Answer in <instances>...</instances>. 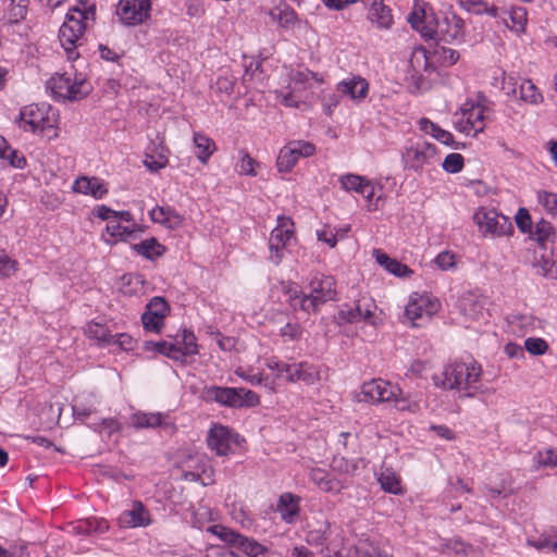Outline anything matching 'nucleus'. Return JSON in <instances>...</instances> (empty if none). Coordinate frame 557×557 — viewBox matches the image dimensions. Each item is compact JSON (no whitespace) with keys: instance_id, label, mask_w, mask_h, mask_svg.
Returning a JSON list of instances; mask_svg holds the SVG:
<instances>
[{"instance_id":"nucleus-1","label":"nucleus","mask_w":557,"mask_h":557,"mask_svg":"<svg viewBox=\"0 0 557 557\" xmlns=\"http://www.w3.org/2000/svg\"><path fill=\"white\" fill-rule=\"evenodd\" d=\"M282 290L293 309L311 313L335 299L336 284L333 276L315 275L307 286V292L300 290L295 283H283Z\"/></svg>"},{"instance_id":"nucleus-2","label":"nucleus","mask_w":557,"mask_h":557,"mask_svg":"<svg viewBox=\"0 0 557 557\" xmlns=\"http://www.w3.org/2000/svg\"><path fill=\"white\" fill-rule=\"evenodd\" d=\"M95 18L94 4L82 2L69 10L59 30V40L69 60H76L79 57L77 49L83 44L86 29L94 24Z\"/></svg>"},{"instance_id":"nucleus-3","label":"nucleus","mask_w":557,"mask_h":557,"mask_svg":"<svg viewBox=\"0 0 557 557\" xmlns=\"http://www.w3.org/2000/svg\"><path fill=\"white\" fill-rule=\"evenodd\" d=\"M47 89L58 100H79L92 90L86 75L78 73L73 66L64 73H57L47 82Z\"/></svg>"},{"instance_id":"nucleus-4","label":"nucleus","mask_w":557,"mask_h":557,"mask_svg":"<svg viewBox=\"0 0 557 557\" xmlns=\"http://www.w3.org/2000/svg\"><path fill=\"white\" fill-rule=\"evenodd\" d=\"M57 123L58 112L48 103L25 106L18 114L20 127L32 133H52L48 134L49 139L58 137V133L54 129Z\"/></svg>"},{"instance_id":"nucleus-5","label":"nucleus","mask_w":557,"mask_h":557,"mask_svg":"<svg viewBox=\"0 0 557 557\" xmlns=\"http://www.w3.org/2000/svg\"><path fill=\"white\" fill-rule=\"evenodd\" d=\"M207 532L219 539L226 546L245 554L247 557H258L268 554V548L253 539L244 536L238 532L222 524H212L207 528Z\"/></svg>"},{"instance_id":"nucleus-6","label":"nucleus","mask_w":557,"mask_h":557,"mask_svg":"<svg viewBox=\"0 0 557 557\" xmlns=\"http://www.w3.org/2000/svg\"><path fill=\"white\" fill-rule=\"evenodd\" d=\"M488 109L473 101H466L460 109L454 113L455 128L466 135L475 137L485 128Z\"/></svg>"},{"instance_id":"nucleus-7","label":"nucleus","mask_w":557,"mask_h":557,"mask_svg":"<svg viewBox=\"0 0 557 557\" xmlns=\"http://www.w3.org/2000/svg\"><path fill=\"white\" fill-rule=\"evenodd\" d=\"M203 395L208 400L233 408L253 407L260 400L255 392L243 387L209 386L205 388Z\"/></svg>"},{"instance_id":"nucleus-8","label":"nucleus","mask_w":557,"mask_h":557,"mask_svg":"<svg viewBox=\"0 0 557 557\" xmlns=\"http://www.w3.org/2000/svg\"><path fill=\"white\" fill-rule=\"evenodd\" d=\"M481 374V367L476 362H454L447 366L443 372V386L460 391L473 388Z\"/></svg>"},{"instance_id":"nucleus-9","label":"nucleus","mask_w":557,"mask_h":557,"mask_svg":"<svg viewBox=\"0 0 557 557\" xmlns=\"http://www.w3.org/2000/svg\"><path fill=\"white\" fill-rule=\"evenodd\" d=\"M473 221L484 236H508L513 233L511 221L493 209L480 208L473 215Z\"/></svg>"},{"instance_id":"nucleus-10","label":"nucleus","mask_w":557,"mask_h":557,"mask_svg":"<svg viewBox=\"0 0 557 557\" xmlns=\"http://www.w3.org/2000/svg\"><path fill=\"white\" fill-rule=\"evenodd\" d=\"M294 222L290 218L278 216L277 225L272 230L269 239L270 260L280 264L285 256L289 243L294 239Z\"/></svg>"},{"instance_id":"nucleus-11","label":"nucleus","mask_w":557,"mask_h":557,"mask_svg":"<svg viewBox=\"0 0 557 557\" xmlns=\"http://www.w3.org/2000/svg\"><path fill=\"white\" fill-rule=\"evenodd\" d=\"M440 309V302L428 295L413 294L405 309L406 318L413 326H421Z\"/></svg>"},{"instance_id":"nucleus-12","label":"nucleus","mask_w":557,"mask_h":557,"mask_svg":"<svg viewBox=\"0 0 557 557\" xmlns=\"http://www.w3.org/2000/svg\"><path fill=\"white\" fill-rule=\"evenodd\" d=\"M182 346L177 343H170L166 341L150 343L153 348L173 360L184 362L185 358L198 354V346L196 336L193 332L184 330L181 333Z\"/></svg>"},{"instance_id":"nucleus-13","label":"nucleus","mask_w":557,"mask_h":557,"mask_svg":"<svg viewBox=\"0 0 557 557\" xmlns=\"http://www.w3.org/2000/svg\"><path fill=\"white\" fill-rule=\"evenodd\" d=\"M315 152V146L306 140H290L278 152L276 165L280 172H289L300 158H309Z\"/></svg>"},{"instance_id":"nucleus-14","label":"nucleus","mask_w":557,"mask_h":557,"mask_svg":"<svg viewBox=\"0 0 557 557\" xmlns=\"http://www.w3.org/2000/svg\"><path fill=\"white\" fill-rule=\"evenodd\" d=\"M399 393L398 385L383 379H373L362 384L359 400L371 404L392 403Z\"/></svg>"},{"instance_id":"nucleus-15","label":"nucleus","mask_w":557,"mask_h":557,"mask_svg":"<svg viewBox=\"0 0 557 557\" xmlns=\"http://www.w3.org/2000/svg\"><path fill=\"white\" fill-rule=\"evenodd\" d=\"M375 311L376 305L374 301L370 298L363 297L358 299L354 307L344 306L338 315L341 320L348 323L364 321L372 326H377L381 323V319Z\"/></svg>"},{"instance_id":"nucleus-16","label":"nucleus","mask_w":557,"mask_h":557,"mask_svg":"<svg viewBox=\"0 0 557 557\" xmlns=\"http://www.w3.org/2000/svg\"><path fill=\"white\" fill-rule=\"evenodd\" d=\"M151 11L150 0H120L116 14L124 25L135 26L145 23Z\"/></svg>"},{"instance_id":"nucleus-17","label":"nucleus","mask_w":557,"mask_h":557,"mask_svg":"<svg viewBox=\"0 0 557 557\" xmlns=\"http://www.w3.org/2000/svg\"><path fill=\"white\" fill-rule=\"evenodd\" d=\"M436 159V147L426 141H418L407 147L403 153L405 165L419 171L424 165L431 164Z\"/></svg>"},{"instance_id":"nucleus-18","label":"nucleus","mask_w":557,"mask_h":557,"mask_svg":"<svg viewBox=\"0 0 557 557\" xmlns=\"http://www.w3.org/2000/svg\"><path fill=\"white\" fill-rule=\"evenodd\" d=\"M169 310V305L163 298L153 297L146 306V311L141 315L144 329L160 333Z\"/></svg>"},{"instance_id":"nucleus-19","label":"nucleus","mask_w":557,"mask_h":557,"mask_svg":"<svg viewBox=\"0 0 557 557\" xmlns=\"http://www.w3.org/2000/svg\"><path fill=\"white\" fill-rule=\"evenodd\" d=\"M436 37L447 42H460L465 36V22L455 13L445 14L442 22L436 21Z\"/></svg>"},{"instance_id":"nucleus-20","label":"nucleus","mask_w":557,"mask_h":557,"mask_svg":"<svg viewBox=\"0 0 557 557\" xmlns=\"http://www.w3.org/2000/svg\"><path fill=\"white\" fill-rule=\"evenodd\" d=\"M410 25L428 39H435L436 20L428 12L425 3H416L413 11L408 16Z\"/></svg>"},{"instance_id":"nucleus-21","label":"nucleus","mask_w":557,"mask_h":557,"mask_svg":"<svg viewBox=\"0 0 557 557\" xmlns=\"http://www.w3.org/2000/svg\"><path fill=\"white\" fill-rule=\"evenodd\" d=\"M117 522L122 528H146L152 523V518L144 504L136 500L119 516Z\"/></svg>"},{"instance_id":"nucleus-22","label":"nucleus","mask_w":557,"mask_h":557,"mask_svg":"<svg viewBox=\"0 0 557 557\" xmlns=\"http://www.w3.org/2000/svg\"><path fill=\"white\" fill-rule=\"evenodd\" d=\"M208 446L219 456H226L231 451L233 443H237L236 436L223 425H213L207 437Z\"/></svg>"},{"instance_id":"nucleus-23","label":"nucleus","mask_w":557,"mask_h":557,"mask_svg":"<svg viewBox=\"0 0 557 557\" xmlns=\"http://www.w3.org/2000/svg\"><path fill=\"white\" fill-rule=\"evenodd\" d=\"M286 381L289 383L302 382L306 385H313L320 381V371L313 364L306 361L290 363Z\"/></svg>"},{"instance_id":"nucleus-24","label":"nucleus","mask_w":557,"mask_h":557,"mask_svg":"<svg viewBox=\"0 0 557 557\" xmlns=\"http://www.w3.org/2000/svg\"><path fill=\"white\" fill-rule=\"evenodd\" d=\"M362 2L369 8L368 18L372 24L382 29L391 27L393 15L383 0H362Z\"/></svg>"},{"instance_id":"nucleus-25","label":"nucleus","mask_w":557,"mask_h":557,"mask_svg":"<svg viewBox=\"0 0 557 557\" xmlns=\"http://www.w3.org/2000/svg\"><path fill=\"white\" fill-rule=\"evenodd\" d=\"M72 534H102L109 530V522L103 518H88L72 522L66 528Z\"/></svg>"},{"instance_id":"nucleus-26","label":"nucleus","mask_w":557,"mask_h":557,"mask_svg":"<svg viewBox=\"0 0 557 557\" xmlns=\"http://www.w3.org/2000/svg\"><path fill=\"white\" fill-rule=\"evenodd\" d=\"M73 189L76 193L89 195L95 199H101L108 193V188L102 180L88 176L78 177L73 184Z\"/></svg>"},{"instance_id":"nucleus-27","label":"nucleus","mask_w":557,"mask_h":557,"mask_svg":"<svg viewBox=\"0 0 557 557\" xmlns=\"http://www.w3.org/2000/svg\"><path fill=\"white\" fill-rule=\"evenodd\" d=\"M310 479L323 492L339 493L346 486L342 480L333 478L321 468L311 469Z\"/></svg>"},{"instance_id":"nucleus-28","label":"nucleus","mask_w":557,"mask_h":557,"mask_svg":"<svg viewBox=\"0 0 557 557\" xmlns=\"http://www.w3.org/2000/svg\"><path fill=\"white\" fill-rule=\"evenodd\" d=\"M337 90L344 95H348L352 100H362L369 91V84L362 77H351L344 79L337 84Z\"/></svg>"},{"instance_id":"nucleus-29","label":"nucleus","mask_w":557,"mask_h":557,"mask_svg":"<svg viewBox=\"0 0 557 557\" xmlns=\"http://www.w3.org/2000/svg\"><path fill=\"white\" fill-rule=\"evenodd\" d=\"M106 231L108 237L103 235L104 242L109 245H113L120 240L125 242L129 239L136 231V224L122 225L121 222H119V219L115 218L110 220V223L107 224Z\"/></svg>"},{"instance_id":"nucleus-30","label":"nucleus","mask_w":557,"mask_h":557,"mask_svg":"<svg viewBox=\"0 0 557 557\" xmlns=\"http://www.w3.org/2000/svg\"><path fill=\"white\" fill-rule=\"evenodd\" d=\"M460 308L465 317L474 321L483 319L486 313L485 299L472 294L462 297Z\"/></svg>"},{"instance_id":"nucleus-31","label":"nucleus","mask_w":557,"mask_h":557,"mask_svg":"<svg viewBox=\"0 0 557 557\" xmlns=\"http://www.w3.org/2000/svg\"><path fill=\"white\" fill-rule=\"evenodd\" d=\"M276 510L285 522H294L299 512L298 497L290 493L282 494L278 498Z\"/></svg>"},{"instance_id":"nucleus-32","label":"nucleus","mask_w":557,"mask_h":557,"mask_svg":"<svg viewBox=\"0 0 557 557\" xmlns=\"http://www.w3.org/2000/svg\"><path fill=\"white\" fill-rule=\"evenodd\" d=\"M150 218L153 222L165 225L168 228L175 230L182 224V216L174 210L157 206L150 211Z\"/></svg>"},{"instance_id":"nucleus-33","label":"nucleus","mask_w":557,"mask_h":557,"mask_svg":"<svg viewBox=\"0 0 557 557\" xmlns=\"http://www.w3.org/2000/svg\"><path fill=\"white\" fill-rule=\"evenodd\" d=\"M392 403L398 411L416 414L421 411L423 400L421 395L416 394L412 396L411 394H405L400 388L399 395H397Z\"/></svg>"},{"instance_id":"nucleus-34","label":"nucleus","mask_w":557,"mask_h":557,"mask_svg":"<svg viewBox=\"0 0 557 557\" xmlns=\"http://www.w3.org/2000/svg\"><path fill=\"white\" fill-rule=\"evenodd\" d=\"M500 16L497 18H502L507 27L513 29L519 33L524 29L527 24V11L522 7H512L509 12L505 10H500Z\"/></svg>"},{"instance_id":"nucleus-35","label":"nucleus","mask_w":557,"mask_h":557,"mask_svg":"<svg viewBox=\"0 0 557 557\" xmlns=\"http://www.w3.org/2000/svg\"><path fill=\"white\" fill-rule=\"evenodd\" d=\"M373 256L380 265L396 276L404 277L412 273V271L407 265L398 262L396 259H392L380 249H374Z\"/></svg>"},{"instance_id":"nucleus-36","label":"nucleus","mask_w":557,"mask_h":557,"mask_svg":"<svg viewBox=\"0 0 557 557\" xmlns=\"http://www.w3.org/2000/svg\"><path fill=\"white\" fill-rule=\"evenodd\" d=\"M194 146L195 153L202 164L208 162L209 158L216 149L214 141L201 133L194 134Z\"/></svg>"},{"instance_id":"nucleus-37","label":"nucleus","mask_w":557,"mask_h":557,"mask_svg":"<svg viewBox=\"0 0 557 557\" xmlns=\"http://www.w3.org/2000/svg\"><path fill=\"white\" fill-rule=\"evenodd\" d=\"M85 334L100 346H110L113 343V335L108 327L97 322H89L85 327Z\"/></svg>"},{"instance_id":"nucleus-38","label":"nucleus","mask_w":557,"mask_h":557,"mask_svg":"<svg viewBox=\"0 0 557 557\" xmlns=\"http://www.w3.org/2000/svg\"><path fill=\"white\" fill-rule=\"evenodd\" d=\"M460 7L474 14H487L494 18L500 16L499 9L485 0H458Z\"/></svg>"},{"instance_id":"nucleus-39","label":"nucleus","mask_w":557,"mask_h":557,"mask_svg":"<svg viewBox=\"0 0 557 557\" xmlns=\"http://www.w3.org/2000/svg\"><path fill=\"white\" fill-rule=\"evenodd\" d=\"M0 159L8 161L16 169H23L26 165L24 156L13 149L2 136H0Z\"/></svg>"},{"instance_id":"nucleus-40","label":"nucleus","mask_w":557,"mask_h":557,"mask_svg":"<svg viewBox=\"0 0 557 557\" xmlns=\"http://www.w3.org/2000/svg\"><path fill=\"white\" fill-rule=\"evenodd\" d=\"M164 416L160 412H135L132 416V424L136 429L157 428L163 423Z\"/></svg>"},{"instance_id":"nucleus-41","label":"nucleus","mask_w":557,"mask_h":557,"mask_svg":"<svg viewBox=\"0 0 557 557\" xmlns=\"http://www.w3.org/2000/svg\"><path fill=\"white\" fill-rule=\"evenodd\" d=\"M99 404L94 395H89L86 401L76 399L72 406L75 419L85 421L90 414L96 412V406Z\"/></svg>"},{"instance_id":"nucleus-42","label":"nucleus","mask_w":557,"mask_h":557,"mask_svg":"<svg viewBox=\"0 0 557 557\" xmlns=\"http://www.w3.org/2000/svg\"><path fill=\"white\" fill-rule=\"evenodd\" d=\"M379 482L382 488L392 494H403V486L400 482V478L392 470L385 469L381 472L379 476Z\"/></svg>"},{"instance_id":"nucleus-43","label":"nucleus","mask_w":557,"mask_h":557,"mask_svg":"<svg viewBox=\"0 0 557 557\" xmlns=\"http://www.w3.org/2000/svg\"><path fill=\"white\" fill-rule=\"evenodd\" d=\"M519 94L520 99L530 104H539L543 101V96L530 79H524L520 84Z\"/></svg>"},{"instance_id":"nucleus-44","label":"nucleus","mask_w":557,"mask_h":557,"mask_svg":"<svg viewBox=\"0 0 557 557\" xmlns=\"http://www.w3.org/2000/svg\"><path fill=\"white\" fill-rule=\"evenodd\" d=\"M532 461H533L532 468L534 470H539L541 468L557 467V450L545 449V450L537 451L533 456Z\"/></svg>"},{"instance_id":"nucleus-45","label":"nucleus","mask_w":557,"mask_h":557,"mask_svg":"<svg viewBox=\"0 0 557 557\" xmlns=\"http://www.w3.org/2000/svg\"><path fill=\"white\" fill-rule=\"evenodd\" d=\"M134 249L141 256L152 259L162 255L164 248L158 243L157 239L150 238L134 245Z\"/></svg>"},{"instance_id":"nucleus-46","label":"nucleus","mask_w":557,"mask_h":557,"mask_svg":"<svg viewBox=\"0 0 557 557\" xmlns=\"http://www.w3.org/2000/svg\"><path fill=\"white\" fill-rule=\"evenodd\" d=\"M537 202L553 218H557V194L547 190H539L536 194Z\"/></svg>"},{"instance_id":"nucleus-47","label":"nucleus","mask_w":557,"mask_h":557,"mask_svg":"<svg viewBox=\"0 0 557 557\" xmlns=\"http://www.w3.org/2000/svg\"><path fill=\"white\" fill-rule=\"evenodd\" d=\"M360 195L366 199L367 208L369 211H374L379 209L381 197H375L376 186L371 181H367L363 188L361 189Z\"/></svg>"},{"instance_id":"nucleus-48","label":"nucleus","mask_w":557,"mask_h":557,"mask_svg":"<svg viewBox=\"0 0 557 557\" xmlns=\"http://www.w3.org/2000/svg\"><path fill=\"white\" fill-rule=\"evenodd\" d=\"M315 79L319 83H322V78H319L318 75L310 71H297L292 75V84L293 89L298 90L301 88H307L310 85V81Z\"/></svg>"},{"instance_id":"nucleus-49","label":"nucleus","mask_w":557,"mask_h":557,"mask_svg":"<svg viewBox=\"0 0 557 557\" xmlns=\"http://www.w3.org/2000/svg\"><path fill=\"white\" fill-rule=\"evenodd\" d=\"M367 181V178L356 174H347L339 178V183L343 189L347 191H356L358 194L361 193V189L363 188Z\"/></svg>"},{"instance_id":"nucleus-50","label":"nucleus","mask_w":557,"mask_h":557,"mask_svg":"<svg viewBox=\"0 0 557 557\" xmlns=\"http://www.w3.org/2000/svg\"><path fill=\"white\" fill-rule=\"evenodd\" d=\"M554 235L553 225L545 220H541L536 226L535 232L533 233V238L541 244L547 242Z\"/></svg>"},{"instance_id":"nucleus-51","label":"nucleus","mask_w":557,"mask_h":557,"mask_svg":"<svg viewBox=\"0 0 557 557\" xmlns=\"http://www.w3.org/2000/svg\"><path fill=\"white\" fill-rule=\"evenodd\" d=\"M524 348L531 355L540 356L544 355L547 351L548 345L546 341H544L543 338L529 337L524 341Z\"/></svg>"},{"instance_id":"nucleus-52","label":"nucleus","mask_w":557,"mask_h":557,"mask_svg":"<svg viewBox=\"0 0 557 557\" xmlns=\"http://www.w3.org/2000/svg\"><path fill=\"white\" fill-rule=\"evenodd\" d=\"M463 168V157L460 153H449L443 162V169L448 173H458Z\"/></svg>"},{"instance_id":"nucleus-53","label":"nucleus","mask_w":557,"mask_h":557,"mask_svg":"<svg viewBox=\"0 0 557 557\" xmlns=\"http://www.w3.org/2000/svg\"><path fill=\"white\" fill-rule=\"evenodd\" d=\"M434 263L442 271L453 270L456 268V255L447 250L442 251L435 257Z\"/></svg>"},{"instance_id":"nucleus-54","label":"nucleus","mask_w":557,"mask_h":557,"mask_svg":"<svg viewBox=\"0 0 557 557\" xmlns=\"http://www.w3.org/2000/svg\"><path fill=\"white\" fill-rule=\"evenodd\" d=\"M258 163L247 152H243L240 161L238 163V172L243 175L256 176V166Z\"/></svg>"},{"instance_id":"nucleus-55","label":"nucleus","mask_w":557,"mask_h":557,"mask_svg":"<svg viewBox=\"0 0 557 557\" xmlns=\"http://www.w3.org/2000/svg\"><path fill=\"white\" fill-rule=\"evenodd\" d=\"M537 273L550 278L557 277V262L542 258L537 263Z\"/></svg>"},{"instance_id":"nucleus-56","label":"nucleus","mask_w":557,"mask_h":557,"mask_svg":"<svg viewBox=\"0 0 557 557\" xmlns=\"http://www.w3.org/2000/svg\"><path fill=\"white\" fill-rule=\"evenodd\" d=\"M529 543L536 547L540 553L557 555V540L541 537L537 541H529Z\"/></svg>"},{"instance_id":"nucleus-57","label":"nucleus","mask_w":557,"mask_h":557,"mask_svg":"<svg viewBox=\"0 0 557 557\" xmlns=\"http://www.w3.org/2000/svg\"><path fill=\"white\" fill-rule=\"evenodd\" d=\"M265 366L269 370L276 373V377H285L288 375L290 363L283 362L276 358H270L267 360Z\"/></svg>"},{"instance_id":"nucleus-58","label":"nucleus","mask_w":557,"mask_h":557,"mask_svg":"<svg viewBox=\"0 0 557 557\" xmlns=\"http://www.w3.org/2000/svg\"><path fill=\"white\" fill-rule=\"evenodd\" d=\"M235 374L251 385H260L264 380L261 373H253L251 369H246L243 367H238L235 370Z\"/></svg>"},{"instance_id":"nucleus-59","label":"nucleus","mask_w":557,"mask_h":557,"mask_svg":"<svg viewBox=\"0 0 557 557\" xmlns=\"http://www.w3.org/2000/svg\"><path fill=\"white\" fill-rule=\"evenodd\" d=\"M515 219H516L518 228L522 233H528L531 231V225H532L531 215L525 208H520L518 210Z\"/></svg>"},{"instance_id":"nucleus-60","label":"nucleus","mask_w":557,"mask_h":557,"mask_svg":"<svg viewBox=\"0 0 557 557\" xmlns=\"http://www.w3.org/2000/svg\"><path fill=\"white\" fill-rule=\"evenodd\" d=\"M94 430L98 432H107L109 435L121 430L120 423L113 418L102 419L99 423L94 424Z\"/></svg>"},{"instance_id":"nucleus-61","label":"nucleus","mask_w":557,"mask_h":557,"mask_svg":"<svg viewBox=\"0 0 557 557\" xmlns=\"http://www.w3.org/2000/svg\"><path fill=\"white\" fill-rule=\"evenodd\" d=\"M15 261L4 250H0V276H10L15 272Z\"/></svg>"},{"instance_id":"nucleus-62","label":"nucleus","mask_w":557,"mask_h":557,"mask_svg":"<svg viewBox=\"0 0 557 557\" xmlns=\"http://www.w3.org/2000/svg\"><path fill=\"white\" fill-rule=\"evenodd\" d=\"M410 63L414 70L426 69L428 58L423 48L414 49L411 53Z\"/></svg>"},{"instance_id":"nucleus-63","label":"nucleus","mask_w":557,"mask_h":557,"mask_svg":"<svg viewBox=\"0 0 557 557\" xmlns=\"http://www.w3.org/2000/svg\"><path fill=\"white\" fill-rule=\"evenodd\" d=\"M513 331L525 334L529 330L533 329L534 320L530 315H520L512 321Z\"/></svg>"},{"instance_id":"nucleus-64","label":"nucleus","mask_w":557,"mask_h":557,"mask_svg":"<svg viewBox=\"0 0 557 557\" xmlns=\"http://www.w3.org/2000/svg\"><path fill=\"white\" fill-rule=\"evenodd\" d=\"M112 345H116L123 350H132L134 349L136 345V341L126 333H120L116 335H113V343Z\"/></svg>"}]
</instances>
